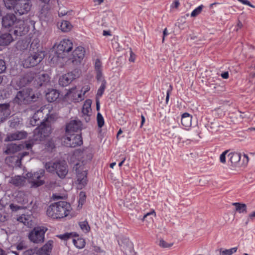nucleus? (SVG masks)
I'll list each match as a JSON object with an SVG mask.
<instances>
[{
  "instance_id": "1",
  "label": "nucleus",
  "mask_w": 255,
  "mask_h": 255,
  "mask_svg": "<svg viewBox=\"0 0 255 255\" xmlns=\"http://www.w3.org/2000/svg\"><path fill=\"white\" fill-rule=\"evenodd\" d=\"M2 25L4 28H9V32L13 33L15 38L24 35L28 31V28L25 25L24 21L17 20L15 15L12 13L7 14L3 17Z\"/></svg>"
},
{
  "instance_id": "2",
  "label": "nucleus",
  "mask_w": 255,
  "mask_h": 255,
  "mask_svg": "<svg viewBox=\"0 0 255 255\" xmlns=\"http://www.w3.org/2000/svg\"><path fill=\"white\" fill-rule=\"evenodd\" d=\"M71 205L66 201H59L50 205L47 209V215L53 219H61L68 215Z\"/></svg>"
},
{
  "instance_id": "3",
  "label": "nucleus",
  "mask_w": 255,
  "mask_h": 255,
  "mask_svg": "<svg viewBox=\"0 0 255 255\" xmlns=\"http://www.w3.org/2000/svg\"><path fill=\"white\" fill-rule=\"evenodd\" d=\"M4 1L7 9H13L15 12L19 15L27 13L31 6L29 0H4Z\"/></svg>"
},
{
  "instance_id": "4",
  "label": "nucleus",
  "mask_w": 255,
  "mask_h": 255,
  "mask_svg": "<svg viewBox=\"0 0 255 255\" xmlns=\"http://www.w3.org/2000/svg\"><path fill=\"white\" fill-rule=\"evenodd\" d=\"M45 167L48 172L56 171L58 176L62 179L65 177L68 172L67 165L65 161L47 162L45 164Z\"/></svg>"
},
{
  "instance_id": "5",
  "label": "nucleus",
  "mask_w": 255,
  "mask_h": 255,
  "mask_svg": "<svg viewBox=\"0 0 255 255\" xmlns=\"http://www.w3.org/2000/svg\"><path fill=\"white\" fill-rule=\"evenodd\" d=\"M31 44V46H32ZM31 47H30L31 48ZM44 55L38 50L33 51L30 49L27 57L23 61V66L25 68L34 67L39 63L43 59Z\"/></svg>"
},
{
  "instance_id": "6",
  "label": "nucleus",
  "mask_w": 255,
  "mask_h": 255,
  "mask_svg": "<svg viewBox=\"0 0 255 255\" xmlns=\"http://www.w3.org/2000/svg\"><path fill=\"white\" fill-rule=\"evenodd\" d=\"M37 97L30 89H26L17 92L14 99L15 103L18 104H28L32 101H35Z\"/></svg>"
},
{
  "instance_id": "7",
  "label": "nucleus",
  "mask_w": 255,
  "mask_h": 255,
  "mask_svg": "<svg viewBox=\"0 0 255 255\" xmlns=\"http://www.w3.org/2000/svg\"><path fill=\"white\" fill-rule=\"evenodd\" d=\"M47 231L46 227L38 226L34 227L28 234V238L31 242L40 244L44 242L45 234Z\"/></svg>"
},
{
  "instance_id": "8",
  "label": "nucleus",
  "mask_w": 255,
  "mask_h": 255,
  "mask_svg": "<svg viewBox=\"0 0 255 255\" xmlns=\"http://www.w3.org/2000/svg\"><path fill=\"white\" fill-rule=\"evenodd\" d=\"M73 169L76 172L78 188L82 189L87 184V169L82 163H76L74 165Z\"/></svg>"
},
{
  "instance_id": "9",
  "label": "nucleus",
  "mask_w": 255,
  "mask_h": 255,
  "mask_svg": "<svg viewBox=\"0 0 255 255\" xmlns=\"http://www.w3.org/2000/svg\"><path fill=\"white\" fill-rule=\"evenodd\" d=\"M44 170L40 169L33 173L28 172L26 174L28 182L31 184L32 187L37 188L44 184V181L42 179V178L44 175Z\"/></svg>"
},
{
  "instance_id": "10",
  "label": "nucleus",
  "mask_w": 255,
  "mask_h": 255,
  "mask_svg": "<svg viewBox=\"0 0 255 255\" xmlns=\"http://www.w3.org/2000/svg\"><path fill=\"white\" fill-rule=\"evenodd\" d=\"M63 141L65 146L69 147H75L83 144L82 136L74 133H66Z\"/></svg>"
},
{
  "instance_id": "11",
  "label": "nucleus",
  "mask_w": 255,
  "mask_h": 255,
  "mask_svg": "<svg viewBox=\"0 0 255 255\" xmlns=\"http://www.w3.org/2000/svg\"><path fill=\"white\" fill-rule=\"evenodd\" d=\"M79 71L75 69L61 76L59 79V84L63 87L67 86L74 79L79 77Z\"/></svg>"
},
{
  "instance_id": "12",
  "label": "nucleus",
  "mask_w": 255,
  "mask_h": 255,
  "mask_svg": "<svg viewBox=\"0 0 255 255\" xmlns=\"http://www.w3.org/2000/svg\"><path fill=\"white\" fill-rule=\"evenodd\" d=\"M73 48L72 42L68 39L61 40L57 46V52L59 54L63 52H68Z\"/></svg>"
},
{
  "instance_id": "13",
  "label": "nucleus",
  "mask_w": 255,
  "mask_h": 255,
  "mask_svg": "<svg viewBox=\"0 0 255 255\" xmlns=\"http://www.w3.org/2000/svg\"><path fill=\"white\" fill-rule=\"evenodd\" d=\"M82 123L79 120H72L68 123L66 127V133H72L77 132L82 128Z\"/></svg>"
},
{
  "instance_id": "14",
  "label": "nucleus",
  "mask_w": 255,
  "mask_h": 255,
  "mask_svg": "<svg viewBox=\"0 0 255 255\" xmlns=\"http://www.w3.org/2000/svg\"><path fill=\"white\" fill-rule=\"evenodd\" d=\"M27 135V133L25 131H16L14 132L7 134L5 139V141H11L23 139L26 138Z\"/></svg>"
},
{
  "instance_id": "15",
  "label": "nucleus",
  "mask_w": 255,
  "mask_h": 255,
  "mask_svg": "<svg viewBox=\"0 0 255 255\" xmlns=\"http://www.w3.org/2000/svg\"><path fill=\"white\" fill-rule=\"evenodd\" d=\"M85 51L82 46L77 47L73 52V62L80 63L85 56Z\"/></svg>"
},
{
  "instance_id": "16",
  "label": "nucleus",
  "mask_w": 255,
  "mask_h": 255,
  "mask_svg": "<svg viewBox=\"0 0 255 255\" xmlns=\"http://www.w3.org/2000/svg\"><path fill=\"white\" fill-rule=\"evenodd\" d=\"M49 81L50 78L48 74H42L36 76L34 83L37 87H39L46 85Z\"/></svg>"
},
{
  "instance_id": "17",
  "label": "nucleus",
  "mask_w": 255,
  "mask_h": 255,
  "mask_svg": "<svg viewBox=\"0 0 255 255\" xmlns=\"http://www.w3.org/2000/svg\"><path fill=\"white\" fill-rule=\"evenodd\" d=\"M229 158V162H230V166L231 169L238 166V163L240 162L241 158V155L237 152H230L228 155Z\"/></svg>"
},
{
  "instance_id": "18",
  "label": "nucleus",
  "mask_w": 255,
  "mask_h": 255,
  "mask_svg": "<svg viewBox=\"0 0 255 255\" xmlns=\"http://www.w3.org/2000/svg\"><path fill=\"white\" fill-rule=\"evenodd\" d=\"M53 241H48L42 247L37 251V254L38 255H50L53 247Z\"/></svg>"
},
{
  "instance_id": "19",
  "label": "nucleus",
  "mask_w": 255,
  "mask_h": 255,
  "mask_svg": "<svg viewBox=\"0 0 255 255\" xmlns=\"http://www.w3.org/2000/svg\"><path fill=\"white\" fill-rule=\"evenodd\" d=\"M91 101L90 100H86L83 106L82 113L86 116L85 120L88 122L90 120V113L91 112Z\"/></svg>"
},
{
  "instance_id": "20",
  "label": "nucleus",
  "mask_w": 255,
  "mask_h": 255,
  "mask_svg": "<svg viewBox=\"0 0 255 255\" xmlns=\"http://www.w3.org/2000/svg\"><path fill=\"white\" fill-rule=\"evenodd\" d=\"M10 115L9 105L7 104L0 105V120L3 121Z\"/></svg>"
},
{
  "instance_id": "21",
  "label": "nucleus",
  "mask_w": 255,
  "mask_h": 255,
  "mask_svg": "<svg viewBox=\"0 0 255 255\" xmlns=\"http://www.w3.org/2000/svg\"><path fill=\"white\" fill-rule=\"evenodd\" d=\"M90 90V87L89 86H85L82 88L81 92H83V94L78 92H76L74 93V95H73V101L74 102H79L84 99V95L85 94Z\"/></svg>"
},
{
  "instance_id": "22",
  "label": "nucleus",
  "mask_w": 255,
  "mask_h": 255,
  "mask_svg": "<svg viewBox=\"0 0 255 255\" xmlns=\"http://www.w3.org/2000/svg\"><path fill=\"white\" fill-rule=\"evenodd\" d=\"M10 183L16 187L23 186L26 182V179L24 177L21 176H15L11 177Z\"/></svg>"
},
{
  "instance_id": "23",
  "label": "nucleus",
  "mask_w": 255,
  "mask_h": 255,
  "mask_svg": "<svg viewBox=\"0 0 255 255\" xmlns=\"http://www.w3.org/2000/svg\"><path fill=\"white\" fill-rule=\"evenodd\" d=\"M12 35H13V33L10 32L2 34L0 36V45H7L12 42L13 40Z\"/></svg>"
},
{
  "instance_id": "24",
  "label": "nucleus",
  "mask_w": 255,
  "mask_h": 255,
  "mask_svg": "<svg viewBox=\"0 0 255 255\" xmlns=\"http://www.w3.org/2000/svg\"><path fill=\"white\" fill-rule=\"evenodd\" d=\"M59 96V93L54 89H52L46 93V99L49 102H53L56 101Z\"/></svg>"
},
{
  "instance_id": "25",
  "label": "nucleus",
  "mask_w": 255,
  "mask_h": 255,
  "mask_svg": "<svg viewBox=\"0 0 255 255\" xmlns=\"http://www.w3.org/2000/svg\"><path fill=\"white\" fill-rule=\"evenodd\" d=\"M24 146L22 144H16L14 143L9 144L7 147L5 152L7 154L14 153L21 150V149L23 148Z\"/></svg>"
},
{
  "instance_id": "26",
  "label": "nucleus",
  "mask_w": 255,
  "mask_h": 255,
  "mask_svg": "<svg viewBox=\"0 0 255 255\" xmlns=\"http://www.w3.org/2000/svg\"><path fill=\"white\" fill-rule=\"evenodd\" d=\"M192 116L188 113L182 114L181 117V124L186 127L188 128L191 125Z\"/></svg>"
},
{
  "instance_id": "27",
  "label": "nucleus",
  "mask_w": 255,
  "mask_h": 255,
  "mask_svg": "<svg viewBox=\"0 0 255 255\" xmlns=\"http://www.w3.org/2000/svg\"><path fill=\"white\" fill-rule=\"evenodd\" d=\"M42 110H39L33 116V117L30 120V123L32 126H35L38 125L39 123H37L38 121L39 120L40 118L43 117Z\"/></svg>"
},
{
  "instance_id": "28",
  "label": "nucleus",
  "mask_w": 255,
  "mask_h": 255,
  "mask_svg": "<svg viewBox=\"0 0 255 255\" xmlns=\"http://www.w3.org/2000/svg\"><path fill=\"white\" fill-rule=\"evenodd\" d=\"M17 220L28 227L31 225V217L28 215L22 214L17 218Z\"/></svg>"
},
{
  "instance_id": "29",
  "label": "nucleus",
  "mask_w": 255,
  "mask_h": 255,
  "mask_svg": "<svg viewBox=\"0 0 255 255\" xmlns=\"http://www.w3.org/2000/svg\"><path fill=\"white\" fill-rule=\"evenodd\" d=\"M58 27L63 32H68L72 28V25L67 20H63L60 25H58Z\"/></svg>"
},
{
  "instance_id": "30",
  "label": "nucleus",
  "mask_w": 255,
  "mask_h": 255,
  "mask_svg": "<svg viewBox=\"0 0 255 255\" xmlns=\"http://www.w3.org/2000/svg\"><path fill=\"white\" fill-rule=\"evenodd\" d=\"M237 247L233 248L230 249L221 248L217 251L219 252V255H232L237 251Z\"/></svg>"
},
{
  "instance_id": "31",
  "label": "nucleus",
  "mask_w": 255,
  "mask_h": 255,
  "mask_svg": "<svg viewBox=\"0 0 255 255\" xmlns=\"http://www.w3.org/2000/svg\"><path fill=\"white\" fill-rule=\"evenodd\" d=\"M233 205L235 206L236 211L239 213H247V206L245 204L240 203H233Z\"/></svg>"
},
{
  "instance_id": "32",
  "label": "nucleus",
  "mask_w": 255,
  "mask_h": 255,
  "mask_svg": "<svg viewBox=\"0 0 255 255\" xmlns=\"http://www.w3.org/2000/svg\"><path fill=\"white\" fill-rule=\"evenodd\" d=\"M40 129L38 128H36L33 131V139L35 141H40L44 139L45 137L41 133Z\"/></svg>"
},
{
  "instance_id": "33",
  "label": "nucleus",
  "mask_w": 255,
  "mask_h": 255,
  "mask_svg": "<svg viewBox=\"0 0 255 255\" xmlns=\"http://www.w3.org/2000/svg\"><path fill=\"white\" fill-rule=\"evenodd\" d=\"M38 128L40 129L41 133L45 138L48 136L51 133V128L49 126H46L45 125H41Z\"/></svg>"
},
{
  "instance_id": "34",
  "label": "nucleus",
  "mask_w": 255,
  "mask_h": 255,
  "mask_svg": "<svg viewBox=\"0 0 255 255\" xmlns=\"http://www.w3.org/2000/svg\"><path fill=\"white\" fill-rule=\"evenodd\" d=\"M73 243L74 246L78 249H83L85 246V240L82 238H78L77 239H73Z\"/></svg>"
},
{
  "instance_id": "35",
  "label": "nucleus",
  "mask_w": 255,
  "mask_h": 255,
  "mask_svg": "<svg viewBox=\"0 0 255 255\" xmlns=\"http://www.w3.org/2000/svg\"><path fill=\"white\" fill-rule=\"evenodd\" d=\"M79 225L83 232L87 233L90 231V227L87 221L80 222H79Z\"/></svg>"
},
{
  "instance_id": "36",
  "label": "nucleus",
  "mask_w": 255,
  "mask_h": 255,
  "mask_svg": "<svg viewBox=\"0 0 255 255\" xmlns=\"http://www.w3.org/2000/svg\"><path fill=\"white\" fill-rule=\"evenodd\" d=\"M106 81L105 80H103L101 86L99 87V89L98 90L97 93V96L100 97L103 95V94L105 91V90L106 89Z\"/></svg>"
},
{
  "instance_id": "37",
  "label": "nucleus",
  "mask_w": 255,
  "mask_h": 255,
  "mask_svg": "<svg viewBox=\"0 0 255 255\" xmlns=\"http://www.w3.org/2000/svg\"><path fill=\"white\" fill-rule=\"evenodd\" d=\"M204 6L203 5H200L198 6L196 8L194 9L191 13V17H196L198 15H199L202 11V9Z\"/></svg>"
},
{
  "instance_id": "38",
  "label": "nucleus",
  "mask_w": 255,
  "mask_h": 255,
  "mask_svg": "<svg viewBox=\"0 0 255 255\" xmlns=\"http://www.w3.org/2000/svg\"><path fill=\"white\" fill-rule=\"evenodd\" d=\"M97 120L98 126L101 128L104 125V120L102 115L100 113L97 114Z\"/></svg>"
},
{
  "instance_id": "39",
  "label": "nucleus",
  "mask_w": 255,
  "mask_h": 255,
  "mask_svg": "<svg viewBox=\"0 0 255 255\" xmlns=\"http://www.w3.org/2000/svg\"><path fill=\"white\" fill-rule=\"evenodd\" d=\"M57 237L61 240L67 241V240L73 237V234L71 233H66L62 235H57Z\"/></svg>"
},
{
  "instance_id": "40",
  "label": "nucleus",
  "mask_w": 255,
  "mask_h": 255,
  "mask_svg": "<svg viewBox=\"0 0 255 255\" xmlns=\"http://www.w3.org/2000/svg\"><path fill=\"white\" fill-rule=\"evenodd\" d=\"M86 196L85 193L84 192H80L79 194V206L80 205L82 206L86 201Z\"/></svg>"
},
{
  "instance_id": "41",
  "label": "nucleus",
  "mask_w": 255,
  "mask_h": 255,
  "mask_svg": "<svg viewBox=\"0 0 255 255\" xmlns=\"http://www.w3.org/2000/svg\"><path fill=\"white\" fill-rule=\"evenodd\" d=\"M158 245H159V246L160 247H161L162 248H170V247H171L173 245V244L172 243L168 244L167 243H166L163 240L161 239L159 241Z\"/></svg>"
},
{
  "instance_id": "42",
  "label": "nucleus",
  "mask_w": 255,
  "mask_h": 255,
  "mask_svg": "<svg viewBox=\"0 0 255 255\" xmlns=\"http://www.w3.org/2000/svg\"><path fill=\"white\" fill-rule=\"evenodd\" d=\"M229 152V150H226L224 151L220 156V161L223 164H225L226 162V156L227 154Z\"/></svg>"
},
{
  "instance_id": "43",
  "label": "nucleus",
  "mask_w": 255,
  "mask_h": 255,
  "mask_svg": "<svg viewBox=\"0 0 255 255\" xmlns=\"http://www.w3.org/2000/svg\"><path fill=\"white\" fill-rule=\"evenodd\" d=\"M95 71H101L102 69V63L98 59H96L95 63Z\"/></svg>"
},
{
  "instance_id": "44",
  "label": "nucleus",
  "mask_w": 255,
  "mask_h": 255,
  "mask_svg": "<svg viewBox=\"0 0 255 255\" xmlns=\"http://www.w3.org/2000/svg\"><path fill=\"white\" fill-rule=\"evenodd\" d=\"M6 69V65L5 61L0 59V74L5 71Z\"/></svg>"
},
{
  "instance_id": "45",
  "label": "nucleus",
  "mask_w": 255,
  "mask_h": 255,
  "mask_svg": "<svg viewBox=\"0 0 255 255\" xmlns=\"http://www.w3.org/2000/svg\"><path fill=\"white\" fill-rule=\"evenodd\" d=\"M96 72V79L98 81H101L103 82L104 79V77L102 74V70L101 71H97Z\"/></svg>"
},
{
  "instance_id": "46",
  "label": "nucleus",
  "mask_w": 255,
  "mask_h": 255,
  "mask_svg": "<svg viewBox=\"0 0 255 255\" xmlns=\"http://www.w3.org/2000/svg\"><path fill=\"white\" fill-rule=\"evenodd\" d=\"M9 208L12 211H17L21 209V207L20 206L16 205H14V204H11L9 205Z\"/></svg>"
},
{
  "instance_id": "47",
  "label": "nucleus",
  "mask_w": 255,
  "mask_h": 255,
  "mask_svg": "<svg viewBox=\"0 0 255 255\" xmlns=\"http://www.w3.org/2000/svg\"><path fill=\"white\" fill-rule=\"evenodd\" d=\"M172 90V86L171 85L169 86V89L167 91L166 93V103L168 104L169 99V96L170 94V93Z\"/></svg>"
},
{
  "instance_id": "48",
  "label": "nucleus",
  "mask_w": 255,
  "mask_h": 255,
  "mask_svg": "<svg viewBox=\"0 0 255 255\" xmlns=\"http://www.w3.org/2000/svg\"><path fill=\"white\" fill-rule=\"evenodd\" d=\"M135 60V54L133 53V52L130 50V57L129 58V61L130 62H134Z\"/></svg>"
},
{
  "instance_id": "49",
  "label": "nucleus",
  "mask_w": 255,
  "mask_h": 255,
  "mask_svg": "<svg viewBox=\"0 0 255 255\" xmlns=\"http://www.w3.org/2000/svg\"><path fill=\"white\" fill-rule=\"evenodd\" d=\"M180 5V2L178 0H175L172 4L171 7H175L176 8H178Z\"/></svg>"
},
{
  "instance_id": "50",
  "label": "nucleus",
  "mask_w": 255,
  "mask_h": 255,
  "mask_svg": "<svg viewBox=\"0 0 255 255\" xmlns=\"http://www.w3.org/2000/svg\"><path fill=\"white\" fill-rule=\"evenodd\" d=\"M19 124V121H15V120H14L13 121H11L10 122V127H12V128H14L15 127L16 125H18Z\"/></svg>"
},
{
  "instance_id": "51",
  "label": "nucleus",
  "mask_w": 255,
  "mask_h": 255,
  "mask_svg": "<svg viewBox=\"0 0 255 255\" xmlns=\"http://www.w3.org/2000/svg\"><path fill=\"white\" fill-rule=\"evenodd\" d=\"M168 34V32H167V29L166 28H165L164 30H163V38H162V42H164V39H165V37Z\"/></svg>"
},
{
  "instance_id": "52",
  "label": "nucleus",
  "mask_w": 255,
  "mask_h": 255,
  "mask_svg": "<svg viewBox=\"0 0 255 255\" xmlns=\"http://www.w3.org/2000/svg\"><path fill=\"white\" fill-rule=\"evenodd\" d=\"M154 214V216H155V213L154 211H152V212H149V213H146L145 215H144L143 217V220H144V219L145 218H146L147 216H149V215H153Z\"/></svg>"
},
{
  "instance_id": "53",
  "label": "nucleus",
  "mask_w": 255,
  "mask_h": 255,
  "mask_svg": "<svg viewBox=\"0 0 255 255\" xmlns=\"http://www.w3.org/2000/svg\"><path fill=\"white\" fill-rule=\"evenodd\" d=\"M221 76L224 79H227L229 77V73L228 72H225L221 74Z\"/></svg>"
},
{
  "instance_id": "54",
  "label": "nucleus",
  "mask_w": 255,
  "mask_h": 255,
  "mask_svg": "<svg viewBox=\"0 0 255 255\" xmlns=\"http://www.w3.org/2000/svg\"><path fill=\"white\" fill-rule=\"evenodd\" d=\"M28 154H29V152H23L20 153V159H21L23 157L28 155Z\"/></svg>"
},
{
  "instance_id": "55",
  "label": "nucleus",
  "mask_w": 255,
  "mask_h": 255,
  "mask_svg": "<svg viewBox=\"0 0 255 255\" xmlns=\"http://www.w3.org/2000/svg\"><path fill=\"white\" fill-rule=\"evenodd\" d=\"M243 24L241 21H239V22L237 24V30H238L239 29H240L242 27Z\"/></svg>"
},
{
  "instance_id": "56",
  "label": "nucleus",
  "mask_w": 255,
  "mask_h": 255,
  "mask_svg": "<svg viewBox=\"0 0 255 255\" xmlns=\"http://www.w3.org/2000/svg\"><path fill=\"white\" fill-rule=\"evenodd\" d=\"M141 122L140 127H142V126H143V124L145 122V118L143 115H141Z\"/></svg>"
},
{
  "instance_id": "57",
  "label": "nucleus",
  "mask_w": 255,
  "mask_h": 255,
  "mask_svg": "<svg viewBox=\"0 0 255 255\" xmlns=\"http://www.w3.org/2000/svg\"><path fill=\"white\" fill-rule=\"evenodd\" d=\"M103 35L104 36L110 35L111 33L109 31L104 30L103 31Z\"/></svg>"
},
{
  "instance_id": "58",
  "label": "nucleus",
  "mask_w": 255,
  "mask_h": 255,
  "mask_svg": "<svg viewBox=\"0 0 255 255\" xmlns=\"http://www.w3.org/2000/svg\"><path fill=\"white\" fill-rule=\"evenodd\" d=\"M254 217H255V211L250 214L249 216V218L251 219H253Z\"/></svg>"
},
{
  "instance_id": "59",
  "label": "nucleus",
  "mask_w": 255,
  "mask_h": 255,
  "mask_svg": "<svg viewBox=\"0 0 255 255\" xmlns=\"http://www.w3.org/2000/svg\"><path fill=\"white\" fill-rule=\"evenodd\" d=\"M124 241L126 243L127 246H129L131 244L128 239H125L124 240Z\"/></svg>"
},
{
  "instance_id": "60",
  "label": "nucleus",
  "mask_w": 255,
  "mask_h": 255,
  "mask_svg": "<svg viewBox=\"0 0 255 255\" xmlns=\"http://www.w3.org/2000/svg\"><path fill=\"white\" fill-rule=\"evenodd\" d=\"M25 146L27 149H29L31 148L32 144L31 143H27L25 145Z\"/></svg>"
},
{
  "instance_id": "61",
  "label": "nucleus",
  "mask_w": 255,
  "mask_h": 255,
  "mask_svg": "<svg viewBox=\"0 0 255 255\" xmlns=\"http://www.w3.org/2000/svg\"><path fill=\"white\" fill-rule=\"evenodd\" d=\"M53 198L54 200H57L61 198V197L60 196L53 195Z\"/></svg>"
},
{
  "instance_id": "62",
  "label": "nucleus",
  "mask_w": 255,
  "mask_h": 255,
  "mask_svg": "<svg viewBox=\"0 0 255 255\" xmlns=\"http://www.w3.org/2000/svg\"><path fill=\"white\" fill-rule=\"evenodd\" d=\"M219 4H220V3H218V2H214V3H211L210 5V8H213L214 5H216Z\"/></svg>"
},
{
  "instance_id": "63",
  "label": "nucleus",
  "mask_w": 255,
  "mask_h": 255,
  "mask_svg": "<svg viewBox=\"0 0 255 255\" xmlns=\"http://www.w3.org/2000/svg\"><path fill=\"white\" fill-rule=\"evenodd\" d=\"M96 108L97 110H99L100 109V104L99 102L98 101H97L96 102Z\"/></svg>"
},
{
  "instance_id": "64",
  "label": "nucleus",
  "mask_w": 255,
  "mask_h": 255,
  "mask_svg": "<svg viewBox=\"0 0 255 255\" xmlns=\"http://www.w3.org/2000/svg\"><path fill=\"white\" fill-rule=\"evenodd\" d=\"M0 255H5L4 251L1 249H0Z\"/></svg>"
}]
</instances>
